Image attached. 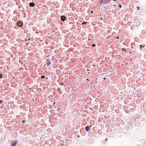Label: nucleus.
I'll return each mask as SVG.
<instances>
[{
    "instance_id": "f257e3e1",
    "label": "nucleus",
    "mask_w": 146,
    "mask_h": 146,
    "mask_svg": "<svg viewBox=\"0 0 146 146\" xmlns=\"http://www.w3.org/2000/svg\"><path fill=\"white\" fill-rule=\"evenodd\" d=\"M18 104L19 106L21 108H23L24 107V105L25 103L24 102H22V101H17Z\"/></svg>"
},
{
    "instance_id": "f03ea898",
    "label": "nucleus",
    "mask_w": 146,
    "mask_h": 146,
    "mask_svg": "<svg viewBox=\"0 0 146 146\" xmlns=\"http://www.w3.org/2000/svg\"><path fill=\"white\" fill-rule=\"evenodd\" d=\"M18 143L17 140L13 141L11 143V146H16Z\"/></svg>"
},
{
    "instance_id": "7ed1b4c3",
    "label": "nucleus",
    "mask_w": 146,
    "mask_h": 146,
    "mask_svg": "<svg viewBox=\"0 0 146 146\" xmlns=\"http://www.w3.org/2000/svg\"><path fill=\"white\" fill-rule=\"evenodd\" d=\"M23 22L22 21H19L17 23V25L20 27H21L23 25Z\"/></svg>"
},
{
    "instance_id": "20e7f679",
    "label": "nucleus",
    "mask_w": 146,
    "mask_h": 146,
    "mask_svg": "<svg viewBox=\"0 0 146 146\" xmlns=\"http://www.w3.org/2000/svg\"><path fill=\"white\" fill-rule=\"evenodd\" d=\"M46 63L47 66H48L51 64V62L50 59H47Z\"/></svg>"
},
{
    "instance_id": "39448f33",
    "label": "nucleus",
    "mask_w": 146,
    "mask_h": 146,
    "mask_svg": "<svg viewBox=\"0 0 146 146\" xmlns=\"http://www.w3.org/2000/svg\"><path fill=\"white\" fill-rule=\"evenodd\" d=\"M60 19L62 21H64L66 19V17L65 16L62 15Z\"/></svg>"
},
{
    "instance_id": "423d86ee",
    "label": "nucleus",
    "mask_w": 146,
    "mask_h": 146,
    "mask_svg": "<svg viewBox=\"0 0 146 146\" xmlns=\"http://www.w3.org/2000/svg\"><path fill=\"white\" fill-rule=\"evenodd\" d=\"M29 5L31 7H34L35 5V4L33 2H31L29 3Z\"/></svg>"
},
{
    "instance_id": "0eeeda50",
    "label": "nucleus",
    "mask_w": 146,
    "mask_h": 146,
    "mask_svg": "<svg viewBox=\"0 0 146 146\" xmlns=\"http://www.w3.org/2000/svg\"><path fill=\"white\" fill-rule=\"evenodd\" d=\"M72 19L73 18L72 17H70L69 18V23L70 24H72Z\"/></svg>"
},
{
    "instance_id": "6e6552de",
    "label": "nucleus",
    "mask_w": 146,
    "mask_h": 146,
    "mask_svg": "<svg viewBox=\"0 0 146 146\" xmlns=\"http://www.w3.org/2000/svg\"><path fill=\"white\" fill-rule=\"evenodd\" d=\"M55 101H54V102L53 103V105L54 106L56 107V106H55V104L56 103V106H57L58 104V105H59V103L57 102H55Z\"/></svg>"
},
{
    "instance_id": "1a4fd4ad",
    "label": "nucleus",
    "mask_w": 146,
    "mask_h": 146,
    "mask_svg": "<svg viewBox=\"0 0 146 146\" xmlns=\"http://www.w3.org/2000/svg\"><path fill=\"white\" fill-rule=\"evenodd\" d=\"M90 128L88 126H87L85 127L86 131H88L90 130Z\"/></svg>"
},
{
    "instance_id": "9d476101",
    "label": "nucleus",
    "mask_w": 146,
    "mask_h": 146,
    "mask_svg": "<svg viewBox=\"0 0 146 146\" xmlns=\"http://www.w3.org/2000/svg\"><path fill=\"white\" fill-rule=\"evenodd\" d=\"M70 113H69L68 114V115H69V117L68 118H69V119H72V116H71V115L70 114H69Z\"/></svg>"
},
{
    "instance_id": "9b49d317",
    "label": "nucleus",
    "mask_w": 146,
    "mask_h": 146,
    "mask_svg": "<svg viewBox=\"0 0 146 146\" xmlns=\"http://www.w3.org/2000/svg\"><path fill=\"white\" fill-rule=\"evenodd\" d=\"M73 90V89L72 88H70L69 89V91L70 92V91L72 92V90Z\"/></svg>"
},
{
    "instance_id": "f8f14e48",
    "label": "nucleus",
    "mask_w": 146,
    "mask_h": 146,
    "mask_svg": "<svg viewBox=\"0 0 146 146\" xmlns=\"http://www.w3.org/2000/svg\"><path fill=\"white\" fill-rule=\"evenodd\" d=\"M145 46H142V45H140V49L141 50V48H142L141 47H144Z\"/></svg>"
},
{
    "instance_id": "ddd939ff",
    "label": "nucleus",
    "mask_w": 146,
    "mask_h": 146,
    "mask_svg": "<svg viewBox=\"0 0 146 146\" xmlns=\"http://www.w3.org/2000/svg\"><path fill=\"white\" fill-rule=\"evenodd\" d=\"M3 77L2 74H0V78H2Z\"/></svg>"
},
{
    "instance_id": "4468645a",
    "label": "nucleus",
    "mask_w": 146,
    "mask_h": 146,
    "mask_svg": "<svg viewBox=\"0 0 146 146\" xmlns=\"http://www.w3.org/2000/svg\"><path fill=\"white\" fill-rule=\"evenodd\" d=\"M45 76H41V78H42V79L44 78H45Z\"/></svg>"
},
{
    "instance_id": "2eb2a0df",
    "label": "nucleus",
    "mask_w": 146,
    "mask_h": 146,
    "mask_svg": "<svg viewBox=\"0 0 146 146\" xmlns=\"http://www.w3.org/2000/svg\"><path fill=\"white\" fill-rule=\"evenodd\" d=\"M87 23V22H86H86H84L82 23V24H86V23Z\"/></svg>"
},
{
    "instance_id": "dca6fc26",
    "label": "nucleus",
    "mask_w": 146,
    "mask_h": 146,
    "mask_svg": "<svg viewBox=\"0 0 146 146\" xmlns=\"http://www.w3.org/2000/svg\"><path fill=\"white\" fill-rule=\"evenodd\" d=\"M137 10H139V7H137Z\"/></svg>"
},
{
    "instance_id": "f3484780",
    "label": "nucleus",
    "mask_w": 146,
    "mask_h": 146,
    "mask_svg": "<svg viewBox=\"0 0 146 146\" xmlns=\"http://www.w3.org/2000/svg\"><path fill=\"white\" fill-rule=\"evenodd\" d=\"M92 46L93 47H94L96 46V45L94 44L92 45Z\"/></svg>"
},
{
    "instance_id": "a211bd4d",
    "label": "nucleus",
    "mask_w": 146,
    "mask_h": 146,
    "mask_svg": "<svg viewBox=\"0 0 146 146\" xmlns=\"http://www.w3.org/2000/svg\"><path fill=\"white\" fill-rule=\"evenodd\" d=\"M60 90V88H58L57 90L58 91H59Z\"/></svg>"
},
{
    "instance_id": "6ab92c4d",
    "label": "nucleus",
    "mask_w": 146,
    "mask_h": 146,
    "mask_svg": "<svg viewBox=\"0 0 146 146\" xmlns=\"http://www.w3.org/2000/svg\"><path fill=\"white\" fill-rule=\"evenodd\" d=\"M3 101H0V103L1 104L3 102Z\"/></svg>"
},
{
    "instance_id": "aec40b11",
    "label": "nucleus",
    "mask_w": 146,
    "mask_h": 146,
    "mask_svg": "<svg viewBox=\"0 0 146 146\" xmlns=\"http://www.w3.org/2000/svg\"><path fill=\"white\" fill-rule=\"evenodd\" d=\"M119 7L120 8H121V5H119Z\"/></svg>"
},
{
    "instance_id": "412c9836",
    "label": "nucleus",
    "mask_w": 146,
    "mask_h": 146,
    "mask_svg": "<svg viewBox=\"0 0 146 146\" xmlns=\"http://www.w3.org/2000/svg\"><path fill=\"white\" fill-rule=\"evenodd\" d=\"M23 68H21V70H23Z\"/></svg>"
},
{
    "instance_id": "4be33fe9",
    "label": "nucleus",
    "mask_w": 146,
    "mask_h": 146,
    "mask_svg": "<svg viewBox=\"0 0 146 146\" xmlns=\"http://www.w3.org/2000/svg\"><path fill=\"white\" fill-rule=\"evenodd\" d=\"M25 122V121H23V122H24H24Z\"/></svg>"
},
{
    "instance_id": "5701e85b",
    "label": "nucleus",
    "mask_w": 146,
    "mask_h": 146,
    "mask_svg": "<svg viewBox=\"0 0 146 146\" xmlns=\"http://www.w3.org/2000/svg\"><path fill=\"white\" fill-rule=\"evenodd\" d=\"M105 140H106V141H107L108 140V139L107 138Z\"/></svg>"
},
{
    "instance_id": "b1692460",
    "label": "nucleus",
    "mask_w": 146,
    "mask_h": 146,
    "mask_svg": "<svg viewBox=\"0 0 146 146\" xmlns=\"http://www.w3.org/2000/svg\"><path fill=\"white\" fill-rule=\"evenodd\" d=\"M117 38H119V37H117Z\"/></svg>"
},
{
    "instance_id": "393cba45",
    "label": "nucleus",
    "mask_w": 146,
    "mask_h": 146,
    "mask_svg": "<svg viewBox=\"0 0 146 146\" xmlns=\"http://www.w3.org/2000/svg\"><path fill=\"white\" fill-rule=\"evenodd\" d=\"M37 103H39V102H37Z\"/></svg>"
},
{
    "instance_id": "a878e982",
    "label": "nucleus",
    "mask_w": 146,
    "mask_h": 146,
    "mask_svg": "<svg viewBox=\"0 0 146 146\" xmlns=\"http://www.w3.org/2000/svg\"><path fill=\"white\" fill-rule=\"evenodd\" d=\"M91 12L92 13H93V12H92V11Z\"/></svg>"
},
{
    "instance_id": "bb28decb",
    "label": "nucleus",
    "mask_w": 146,
    "mask_h": 146,
    "mask_svg": "<svg viewBox=\"0 0 146 146\" xmlns=\"http://www.w3.org/2000/svg\"><path fill=\"white\" fill-rule=\"evenodd\" d=\"M116 0H113L114 1H115Z\"/></svg>"
},
{
    "instance_id": "cd10ccee",
    "label": "nucleus",
    "mask_w": 146,
    "mask_h": 146,
    "mask_svg": "<svg viewBox=\"0 0 146 146\" xmlns=\"http://www.w3.org/2000/svg\"><path fill=\"white\" fill-rule=\"evenodd\" d=\"M124 50H125V49H123V51H124Z\"/></svg>"
},
{
    "instance_id": "c85d7f7f",
    "label": "nucleus",
    "mask_w": 146,
    "mask_h": 146,
    "mask_svg": "<svg viewBox=\"0 0 146 146\" xmlns=\"http://www.w3.org/2000/svg\"><path fill=\"white\" fill-rule=\"evenodd\" d=\"M124 50H125V49H123V51H124Z\"/></svg>"
},
{
    "instance_id": "c756f323",
    "label": "nucleus",
    "mask_w": 146,
    "mask_h": 146,
    "mask_svg": "<svg viewBox=\"0 0 146 146\" xmlns=\"http://www.w3.org/2000/svg\"><path fill=\"white\" fill-rule=\"evenodd\" d=\"M124 50H125V49H123V51H124Z\"/></svg>"
}]
</instances>
